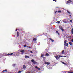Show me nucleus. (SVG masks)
<instances>
[{
  "instance_id": "nucleus-1",
  "label": "nucleus",
  "mask_w": 73,
  "mask_h": 73,
  "mask_svg": "<svg viewBox=\"0 0 73 73\" xmlns=\"http://www.w3.org/2000/svg\"><path fill=\"white\" fill-rule=\"evenodd\" d=\"M62 21L65 24H69V21H68L67 19H64L63 20H62Z\"/></svg>"
},
{
  "instance_id": "nucleus-2",
  "label": "nucleus",
  "mask_w": 73,
  "mask_h": 73,
  "mask_svg": "<svg viewBox=\"0 0 73 73\" xmlns=\"http://www.w3.org/2000/svg\"><path fill=\"white\" fill-rule=\"evenodd\" d=\"M72 3V1L69 0L67 1V2L66 3V4H68V5L71 4Z\"/></svg>"
},
{
  "instance_id": "nucleus-3",
  "label": "nucleus",
  "mask_w": 73,
  "mask_h": 73,
  "mask_svg": "<svg viewBox=\"0 0 73 73\" xmlns=\"http://www.w3.org/2000/svg\"><path fill=\"white\" fill-rule=\"evenodd\" d=\"M55 57L56 58V59L57 60L60 59V55H56Z\"/></svg>"
},
{
  "instance_id": "nucleus-4",
  "label": "nucleus",
  "mask_w": 73,
  "mask_h": 73,
  "mask_svg": "<svg viewBox=\"0 0 73 73\" xmlns=\"http://www.w3.org/2000/svg\"><path fill=\"white\" fill-rule=\"evenodd\" d=\"M27 52V51H24V50H21L20 51V52H21V54H24V52Z\"/></svg>"
},
{
  "instance_id": "nucleus-5",
  "label": "nucleus",
  "mask_w": 73,
  "mask_h": 73,
  "mask_svg": "<svg viewBox=\"0 0 73 73\" xmlns=\"http://www.w3.org/2000/svg\"><path fill=\"white\" fill-rule=\"evenodd\" d=\"M31 61L33 64H37V62L35 61V60H34V59H33L31 60Z\"/></svg>"
},
{
  "instance_id": "nucleus-6",
  "label": "nucleus",
  "mask_w": 73,
  "mask_h": 73,
  "mask_svg": "<svg viewBox=\"0 0 73 73\" xmlns=\"http://www.w3.org/2000/svg\"><path fill=\"white\" fill-rule=\"evenodd\" d=\"M45 64H46V65H50V62H46V61L44 62Z\"/></svg>"
},
{
  "instance_id": "nucleus-7",
  "label": "nucleus",
  "mask_w": 73,
  "mask_h": 73,
  "mask_svg": "<svg viewBox=\"0 0 73 73\" xmlns=\"http://www.w3.org/2000/svg\"><path fill=\"white\" fill-rule=\"evenodd\" d=\"M49 40H50L51 41V42H54V40L52 39L51 38H49Z\"/></svg>"
},
{
  "instance_id": "nucleus-8",
  "label": "nucleus",
  "mask_w": 73,
  "mask_h": 73,
  "mask_svg": "<svg viewBox=\"0 0 73 73\" xmlns=\"http://www.w3.org/2000/svg\"><path fill=\"white\" fill-rule=\"evenodd\" d=\"M23 69H24V70L26 69V67H25V65H23Z\"/></svg>"
},
{
  "instance_id": "nucleus-9",
  "label": "nucleus",
  "mask_w": 73,
  "mask_h": 73,
  "mask_svg": "<svg viewBox=\"0 0 73 73\" xmlns=\"http://www.w3.org/2000/svg\"><path fill=\"white\" fill-rule=\"evenodd\" d=\"M68 45L69 43H67L66 44H64V45L65 46H68Z\"/></svg>"
},
{
  "instance_id": "nucleus-10",
  "label": "nucleus",
  "mask_w": 73,
  "mask_h": 73,
  "mask_svg": "<svg viewBox=\"0 0 73 73\" xmlns=\"http://www.w3.org/2000/svg\"><path fill=\"white\" fill-rule=\"evenodd\" d=\"M19 32H17V37H18L19 36H20V35L19 34Z\"/></svg>"
},
{
  "instance_id": "nucleus-11",
  "label": "nucleus",
  "mask_w": 73,
  "mask_h": 73,
  "mask_svg": "<svg viewBox=\"0 0 73 73\" xmlns=\"http://www.w3.org/2000/svg\"><path fill=\"white\" fill-rule=\"evenodd\" d=\"M33 41H37V39H36V38H35L33 39Z\"/></svg>"
},
{
  "instance_id": "nucleus-12",
  "label": "nucleus",
  "mask_w": 73,
  "mask_h": 73,
  "mask_svg": "<svg viewBox=\"0 0 73 73\" xmlns=\"http://www.w3.org/2000/svg\"><path fill=\"white\" fill-rule=\"evenodd\" d=\"M45 56H49V54H48V53H46V54Z\"/></svg>"
},
{
  "instance_id": "nucleus-13",
  "label": "nucleus",
  "mask_w": 73,
  "mask_h": 73,
  "mask_svg": "<svg viewBox=\"0 0 73 73\" xmlns=\"http://www.w3.org/2000/svg\"><path fill=\"white\" fill-rule=\"evenodd\" d=\"M56 33H57V34H58V35H60V34H59V33H58V31H57V30H56Z\"/></svg>"
},
{
  "instance_id": "nucleus-14",
  "label": "nucleus",
  "mask_w": 73,
  "mask_h": 73,
  "mask_svg": "<svg viewBox=\"0 0 73 73\" xmlns=\"http://www.w3.org/2000/svg\"><path fill=\"white\" fill-rule=\"evenodd\" d=\"M25 58H29V56H28L27 55H25Z\"/></svg>"
},
{
  "instance_id": "nucleus-15",
  "label": "nucleus",
  "mask_w": 73,
  "mask_h": 73,
  "mask_svg": "<svg viewBox=\"0 0 73 73\" xmlns=\"http://www.w3.org/2000/svg\"><path fill=\"white\" fill-rule=\"evenodd\" d=\"M13 54V53H11V54L8 53L7 54V55H12Z\"/></svg>"
},
{
  "instance_id": "nucleus-16",
  "label": "nucleus",
  "mask_w": 73,
  "mask_h": 73,
  "mask_svg": "<svg viewBox=\"0 0 73 73\" xmlns=\"http://www.w3.org/2000/svg\"><path fill=\"white\" fill-rule=\"evenodd\" d=\"M67 13H68V14H70V13H70V12H69V11H68V10H67Z\"/></svg>"
},
{
  "instance_id": "nucleus-17",
  "label": "nucleus",
  "mask_w": 73,
  "mask_h": 73,
  "mask_svg": "<svg viewBox=\"0 0 73 73\" xmlns=\"http://www.w3.org/2000/svg\"><path fill=\"white\" fill-rule=\"evenodd\" d=\"M72 71H70V73H73V69H72ZM64 73H66V72H64Z\"/></svg>"
},
{
  "instance_id": "nucleus-18",
  "label": "nucleus",
  "mask_w": 73,
  "mask_h": 73,
  "mask_svg": "<svg viewBox=\"0 0 73 73\" xmlns=\"http://www.w3.org/2000/svg\"><path fill=\"white\" fill-rule=\"evenodd\" d=\"M71 33L72 35H73V28H72L71 30Z\"/></svg>"
},
{
  "instance_id": "nucleus-19",
  "label": "nucleus",
  "mask_w": 73,
  "mask_h": 73,
  "mask_svg": "<svg viewBox=\"0 0 73 73\" xmlns=\"http://www.w3.org/2000/svg\"><path fill=\"white\" fill-rule=\"evenodd\" d=\"M44 36H48V34H47V33H44Z\"/></svg>"
},
{
  "instance_id": "nucleus-20",
  "label": "nucleus",
  "mask_w": 73,
  "mask_h": 73,
  "mask_svg": "<svg viewBox=\"0 0 73 73\" xmlns=\"http://www.w3.org/2000/svg\"><path fill=\"white\" fill-rule=\"evenodd\" d=\"M69 43L70 44V45H72V43L71 42H69Z\"/></svg>"
},
{
  "instance_id": "nucleus-21",
  "label": "nucleus",
  "mask_w": 73,
  "mask_h": 73,
  "mask_svg": "<svg viewBox=\"0 0 73 73\" xmlns=\"http://www.w3.org/2000/svg\"><path fill=\"white\" fill-rule=\"evenodd\" d=\"M62 54H64V53H65L64 50H63L62 51Z\"/></svg>"
},
{
  "instance_id": "nucleus-22",
  "label": "nucleus",
  "mask_w": 73,
  "mask_h": 73,
  "mask_svg": "<svg viewBox=\"0 0 73 73\" xmlns=\"http://www.w3.org/2000/svg\"><path fill=\"white\" fill-rule=\"evenodd\" d=\"M61 62L62 63V64H64V65H66V63L63 62Z\"/></svg>"
},
{
  "instance_id": "nucleus-23",
  "label": "nucleus",
  "mask_w": 73,
  "mask_h": 73,
  "mask_svg": "<svg viewBox=\"0 0 73 73\" xmlns=\"http://www.w3.org/2000/svg\"><path fill=\"white\" fill-rule=\"evenodd\" d=\"M60 21H58L56 22V23H57V24H60Z\"/></svg>"
},
{
  "instance_id": "nucleus-24",
  "label": "nucleus",
  "mask_w": 73,
  "mask_h": 73,
  "mask_svg": "<svg viewBox=\"0 0 73 73\" xmlns=\"http://www.w3.org/2000/svg\"><path fill=\"white\" fill-rule=\"evenodd\" d=\"M60 29L61 30V31H65L64 29H63V28H61V29Z\"/></svg>"
},
{
  "instance_id": "nucleus-25",
  "label": "nucleus",
  "mask_w": 73,
  "mask_h": 73,
  "mask_svg": "<svg viewBox=\"0 0 73 73\" xmlns=\"http://www.w3.org/2000/svg\"><path fill=\"white\" fill-rule=\"evenodd\" d=\"M15 65H16V64H13L12 66L15 67Z\"/></svg>"
},
{
  "instance_id": "nucleus-26",
  "label": "nucleus",
  "mask_w": 73,
  "mask_h": 73,
  "mask_svg": "<svg viewBox=\"0 0 73 73\" xmlns=\"http://www.w3.org/2000/svg\"><path fill=\"white\" fill-rule=\"evenodd\" d=\"M66 72H67L68 73H70V71H65Z\"/></svg>"
},
{
  "instance_id": "nucleus-27",
  "label": "nucleus",
  "mask_w": 73,
  "mask_h": 73,
  "mask_svg": "<svg viewBox=\"0 0 73 73\" xmlns=\"http://www.w3.org/2000/svg\"><path fill=\"white\" fill-rule=\"evenodd\" d=\"M23 72V70L19 71L18 72V73H21V72Z\"/></svg>"
},
{
  "instance_id": "nucleus-28",
  "label": "nucleus",
  "mask_w": 73,
  "mask_h": 73,
  "mask_svg": "<svg viewBox=\"0 0 73 73\" xmlns=\"http://www.w3.org/2000/svg\"><path fill=\"white\" fill-rule=\"evenodd\" d=\"M43 57H44V55L42 54H41V57H42V58H43Z\"/></svg>"
},
{
  "instance_id": "nucleus-29",
  "label": "nucleus",
  "mask_w": 73,
  "mask_h": 73,
  "mask_svg": "<svg viewBox=\"0 0 73 73\" xmlns=\"http://www.w3.org/2000/svg\"><path fill=\"white\" fill-rule=\"evenodd\" d=\"M27 46H27V45H26V44H25V45H24V48H25V47H27Z\"/></svg>"
},
{
  "instance_id": "nucleus-30",
  "label": "nucleus",
  "mask_w": 73,
  "mask_h": 73,
  "mask_svg": "<svg viewBox=\"0 0 73 73\" xmlns=\"http://www.w3.org/2000/svg\"><path fill=\"white\" fill-rule=\"evenodd\" d=\"M45 52H48V49H46L45 50Z\"/></svg>"
},
{
  "instance_id": "nucleus-31",
  "label": "nucleus",
  "mask_w": 73,
  "mask_h": 73,
  "mask_svg": "<svg viewBox=\"0 0 73 73\" xmlns=\"http://www.w3.org/2000/svg\"><path fill=\"white\" fill-rule=\"evenodd\" d=\"M35 68H36V69H38V68L37 66H36L35 67Z\"/></svg>"
},
{
  "instance_id": "nucleus-32",
  "label": "nucleus",
  "mask_w": 73,
  "mask_h": 73,
  "mask_svg": "<svg viewBox=\"0 0 73 73\" xmlns=\"http://www.w3.org/2000/svg\"><path fill=\"white\" fill-rule=\"evenodd\" d=\"M3 71L4 72H7V70L5 69V70H3Z\"/></svg>"
},
{
  "instance_id": "nucleus-33",
  "label": "nucleus",
  "mask_w": 73,
  "mask_h": 73,
  "mask_svg": "<svg viewBox=\"0 0 73 73\" xmlns=\"http://www.w3.org/2000/svg\"><path fill=\"white\" fill-rule=\"evenodd\" d=\"M67 41L66 40H65L64 41V44H66V43Z\"/></svg>"
},
{
  "instance_id": "nucleus-34",
  "label": "nucleus",
  "mask_w": 73,
  "mask_h": 73,
  "mask_svg": "<svg viewBox=\"0 0 73 73\" xmlns=\"http://www.w3.org/2000/svg\"><path fill=\"white\" fill-rule=\"evenodd\" d=\"M61 10H59L58 11V12L59 13H61Z\"/></svg>"
},
{
  "instance_id": "nucleus-35",
  "label": "nucleus",
  "mask_w": 73,
  "mask_h": 73,
  "mask_svg": "<svg viewBox=\"0 0 73 73\" xmlns=\"http://www.w3.org/2000/svg\"><path fill=\"white\" fill-rule=\"evenodd\" d=\"M19 54H20V53H18V54H17V56H19Z\"/></svg>"
},
{
  "instance_id": "nucleus-36",
  "label": "nucleus",
  "mask_w": 73,
  "mask_h": 73,
  "mask_svg": "<svg viewBox=\"0 0 73 73\" xmlns=\"http://www.w3.org/2000/svg\"><path fill=\"white\" fill-rule=\"evenodd\" d=\"M59 56H60V57H64L63 56H62L60 55H59Z\"/></svg>"
},
{
  "instance_id": "nucleus-37",
  "label": "nucleus",
  "mask_w": 73,
  "mask_h": 73,
  "mask_svg": "<svg viewBox=\"0 0 73 73\" xmlns=\"http://www.w3.org/2000/svg\"><path fill=\"white\" fill-rule=\"evenodd\" d=\"M71 41L72 42H73V39H71Z\"/></svg>"
},
{
  "instance_id": "nucleus-38",
  "label": "nucleus",
  "mask_w": 73,
  "mask_h": 73,
  "mask_svg": "<svg viewBox=\"0 0 73 73\" xmlns=\"http://www.w3.org/2000/svg\"><path fill=\"white\" fill-rule=\"evenodd\" d=\"M59 28H60V29H61V27L60 26H59Z\"/></svg>"
},
{
  "instance_id": "nucleus-39",
  "label": "nucleus",
  "mask_w": 73,
  "mask_h": 73,
  "mask_svg": "<svg viewBox=\"0 0 73 73\" xmlns=\"http://www.w3.org/2000/svg\"><path fill=\"white\" fill-rule=\"evenodd\" d=\"M70 23H72V20H70Z\"/></svg>"
},
{
  "instance_id": "nucleus-40",
  "label": "nucleus",
  "mask_w": 73,
  "mask_h": 73,
  "mask_svg": "<svg viewBox=\"0 0 73 73\" xmlns=\"http://www.w3.org/2000/svg\"><path fill=\"white\" fill-rule=\"evenodd\" d=\"M30 53H33V52L32 51H30Z\"/></svg>"
},
{
  "instance_id": "nucleus-41",
  "label": "nucleus",
  "mask_w": 73,
  "mask_h": 73,
  "mask_svg": "<svg viewBox=\"0 0 73 73\" xmlns=\"http://www.w3.org/2000/svg\"><path fill=\"white\" fill-rule=\"evenodd\" d=\"M62 9H63V10H65V9L64 8H62Z\"/></svg>"
},
{
  "instance_id": "nucleus-42",
  "label": "nucleus",
  "mask_w": 73,
  "mask_h": 73,
  "mask_svg": "<svg viewBox=\"0 0 73 73\" xmlns=\"http://www.w3.org/2000/svg\"><path fill=\"white\" fill-rule=\"evenodd\" d=\"M38 70H40V68H38Z\"/></svg>"
},
{
  "instance_id": "nucleus-43",
  "label": "nucleus",
  "mask_w": 73,
  "mask_h": 73,
  "mask_svg": "<svg viewBox=\"0 0 73 73\" xmlns=\"http://www.w3.org/2000/svg\"><path fill=\"white\" fill-rule=\"evenodd\" d=\"M26 73H31L29 71L27 72H26Z\"/></svg>"
},
{
  "instance_id": "nucleus-44",
  "label": "nucleus",
  "mask_w": 73,
  "mask_h": 73,
  "mask_svg": "<svg viewBox=\"0 0 73 73\" xmlns=\"http://www.w3.org/2000/svg\"><path fill=\"white\" fill-rule=\"evenodd\" d=\"M57 11H56L55 12V14H56V13H57Z\"/></svg>"
},
{
  "instance_id": "nucleus-45",
  "label": "nucleus",
  "mask_w": 73,
  "mask_h": 73,
  "mask_svg": "<svg viewBox=\"0 0 73 73\" xmlns=\"http://www.w3.org/2000/svg\"><path fill=\"white\" fill-rule=\"evenodd\" d=\"M27 48H31V47H28V46H27Z\"/></svg>"
},
{
  "instance_id": "nucleus-46",
  "label": "nucleus",
  "mask_w": 73,
  "mask_h": 73,
  "mask_svg": "<svg viewBox=\"0 0 73 73\" xmlns=\"http://www.w3.org/2000/svg\"><path fill=\"white\" fill-rule=\"evenodd\" d=\"M17 31V29H16L15 31Z\"/></svg>"
},
{
  "instance_id": "nucleus-47",
  "label": "nucleus",
  "mask_w": 73,
  "mask_h": 73,
  "mask_svg": "<svg viewBox=\"0 0 73 73\" xmlns=\"http://www.w3.org/2000/svg\"><path fill=\"white\" fill-rule=\"evenodd\" d=\"M54 1H56V0H53Z\"/></svg>"
},
{
  "instance_id": "nucleus-48",
  "label": "nucleus",
  "mask_w": 73,
  "mask_h": 73,
  "mask_svg": "<svg viewBox=\"0 0 73 73\" xmlns=\"http://www.w3.org/2000/svg\"><path fill=\"white\" fill-rule=\"evenodd\" d=\"M71 37V36H70L68 37V38H70Z\"/></svg>"
},
{
  "instance_id": "nucleus-49",
  "label": "nucleus",
  "mask_w": 73,
  "mask_h": 73,
  "mask_svg": "<svg viewBox=\"0 0 73 73\" xmlns=\"http://www.w3.org/2000/svg\"><path fill=\"white\" fill-rule=\"evenodd\" d=\"M69 15V17H71V15Z\"/></svg>"
},
{
  "instance_id": "nucleus-50",
  "label": "nucleus",
  "mask_w": 73,
  "mask_h": 73,
  "mask_svg": "<svg viewBox=\"0 0 73 73\" xmlns=\"http://www.w3.org/2000/svg\"><path fill=\"white\" fill-rule=\"evenodd\" d=\"M36 72H38V73H40V72H38L37 71H36Z\"/></svg>"
},
{
  "instance_id": "nucleus-51",
  "label": "nucleus",
  "mask_w": 73,
  "mask_h": 73,
  "mask_svg": "<svg viewBox=\"0 0 73 73\" xmlns=\"http://www.w3.org/2000/svg\"><path fill=\"white\" fill-rule=\"evenodd\" d=\"M4 72V70H3V71L2 72V73H3V72Z\"/></svg>"
},
{
  "instance_id": "nucleus-52",
  "label": "nucleus",
  "mask_w": 73,
  "mask_h": 73,
  "mask_svg": "<svg viewBox=\"0 0 73 73\" xmlns=\"http://www.w3.org/2000/svg\"><path fill=\"white\" fill-rule=\"evenodd\" d=\"M45 57H43V58H44H44H45Z\"/></svg>"
},
{
  "instance_id": "nucleus-53",
  "label": "nucleus",
  "mask_w": 73,
  "mask_h": 73,
  "mask_svg": "<svg viewBox=\"0 0 73 73\" xmlns=\"http://www.w3.org/2000/svg\"><path fill=\"white\" fill-rule=\"evenodd\" d=\"M64 57H66V56H64Z\"/></svg>"
}]
</instances>
